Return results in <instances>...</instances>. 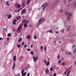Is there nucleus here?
I'll use <instances>...</instances> for the list:
<instances>
[{"label": "nucleus", "mask_w": 76, "mask_h": 76, "mask_svg": "<svg viewBox=\"0 0 76 76\" xmlns=\"http://www.w3.org/2000/svg\"><path fill=\"white\" fill-rule=\"evenodd\" d=\"M6 5L7 6H9V2H8V1L6 2Z\"/></svg>", "instance_id": "obj_28"}, {"label": "nucleus", "mask_w": 76, "mask_h": 76, "mask_svg": "<svg viewBox=\"0 0 76 76\" xmlns=\"http://www.w3.org/2000/svg\"><path fill=\"white\" fill-rule=\"evenodd\" d=\"M24 48H26L27 47V45H24Z\"/></svg>", "instance_id": "obj_37"}, {"label": "nucleus", "mask_w": 76, "mask_h": 76, "mask_svg": "<svg viewBox=\"0 0 76 76\" xmlns=\"http://www.w3.org/2000/svg\"><path fill=\"white\" fill-rule=\"evenodd\" d=\"M19 19H21V17L20 16L18 17Z\"/></svg>", "instance_id": "obj_53"}, {"label": "nucleus", "mask_w": 76, "mask_h": 76, "mask_svg": "<svg viewBox=\"0 0 76 76\" xmlns=\"http://www.w3.org/2000/svg\"><path fill=\"white\" fill-rule=\"evenodd\" d=\"M21 28H22V25L21 24H20L17 28V30L18 32H20V30Z\"/></svg>", "instance_id": "obj_5"}, {"label": "nucleus", "mask_w": 76, "mask_h": 76, "mask_svg": "<svg viewBox=\"0 0 76 76\" xmlns=\"http://www.w3.org/2000/svg\"><path fill=\"white\" fill-rule=\"evenodd\" d=\"M28 67H26L25 68V70H28Z\"/></svg>", "instance_id": "obj_51"}, {"label": "nucleus", "mask_w": 76, "mask_h": 76, "mask_svg": "<svg viewBox=\"0 0 76 76\" xmlns=\"http://www.w3.org/2000/svg\"><path fill=\"white\" fill-rule=\"evenodd\" d=\"M21 74L23 76H25L26 75V72H23V73H21Z\"/></svg>", "instance_id": "obj_19"}, {"label": "nucleus", "mask_w": 76, "mask_h": 76, "mask_svg": "<svg viewBox=\"0 0 76 76\" xmlns=\"http://www.w3.org/2000/svg\"><path fill=\"white\" fill-rule=\"evenodd\" d=\"M22 40V38L21 37L18 40V42H20V41H21Z\"/></svg>", "instance_id": "obj_18"}, {"label": "nucleus", "mask_w": 76, "mask_h": 76, "mask_svg": "<svg viewBox=\"0 0 76 76\" xmlns=\"http://www.w3.org/2000/svg\"><path fill=\"white\" fill-rule=\"evenodd\" d=\"M16 65V64L15 63H14L13 66H12V70H13L15 68V67H16V66H15Z\"/></svg>", "instance_id": "obj_8"}, {"label": "nucleus", "mask_w": 76, "mask_h": 76, "mask_svg": "<svg viewBox=\"0 0 76 76\" xmlns=\"http://www.w3.org/2000/svg\"><path fill=\"white\" fill-rule=\"evenodd\" d=\"M48 32H50V33H53V31L52 30H49L47 31Z\"/></svg>", "instance_id": "obj_20"}, {"label": "nucleus", "mask_w": 76, "mask_h": 76, "mask_svg": "<svg viewBox=\"0 0 76 76\" xmlns=\"http://www.w3.org/2000/svg\"><path fill=\"white\" fill-rule=\"evenodd\" d=\"M44 62H45V64H46L47 63V61H46V60H44Z\"/></svg>", "instance_id": "obj_42"}, {"label": "nucleus", "mask_w": 76, "mask_h": 76, "mask_svg": "<svg viewBox=\"0 0 76 76\" xmlns=\"http://www.w3.org/2000/svg\"><path fill=\"white\" fill-rule=\"evenodd\" d=\"M31 48H33V46L32 45H31Z\"/></svg>", "instance_id": "obj_54"}, {"label": "nucleus", "mask_w": 76, "mask_h": 76, "mask_svg": "<svg viewBox=\"0 0 76 76\" xmlns=\"http://www.w3.org/2000/svg\"><path fill=\"white\" fill-rule=\"evenodd\" d=\"M24 44H25V42H22L21 43V45L22 46H23V45H24Z\"/></svg>", "instance_id": "obj_31"}, {"label": "nucleus", "mask_w": 76, "mask_h": 76, "mask_svg": "<svg viewBox=\"0 0 76 76\" xmlns=\"http://www.w3.org/2000/svg\"><path fill=\"white\" fill-rule=\"evenodd\" d=\"M19 17H16V19L17 20H19Z\"/></svg>", "instance_id": "obj_44"}, {"label": "nucleus", "mask_w": 76, "mask_h": 76, "mask_svg": "<svg viewBox=\"0 0 76 76\" xmlns=\"http://www.w3.org/2000/svg\"><path fill=\"white\" fill-rule=\"evenodd\" d=\"M69 14V12H67L65 13V15H68Z\"/></svg>", "instance_id": "obj_30"}, {"label": "nucleus", "mask_w": 76, "mask_h": 76, "mask_svg": "<svg viewBox=\"0 0 76 76\" xmlns=\"http://www.w3.org/2000/svg\"><path fill=\"white\" fill-rule=\"evenodd\" d=\"M30 75V73H28L27 74V76H29Z\"/></svg>", "instance_id": "obj_50"}, {"label": "nucleus", "mask_w": 76, "mask_h": 76, "mask_svg": "<svg viewBox=\"0 0 76 76\" xmlns=\"http://www.w3.org/2000/svg\"><path fill=\"white\" fill-rule=\"evenodd\" d=\"M1 39H2V38L0 37V40H1Z\"/></svg>", "instance_id": "obj_61"}, {"label": "nucleus", "mask_w": 76, "mask_h": 76, "mask_svg": "<svg viewBox=\"0 0 76 76\" xmlns=\"http://www.w3.org/2000/svg\"><path fill=\"white\" fill-rule=\"evenodd\" d=\"M50 71H53V68H50Z\"/></svg>", "instance_id": "obj_36"}, {"label": "nucleus", "mask_w": 76, "mask_h": 76, "mask_svg": "<svg viewBox=\"0 0 76 76\" xmlns=\"http://www.w3.org/2000/svg\"><path fill=\"white\" fill-rule=\"evenodd\" d=\"M10 40V38H9L8 37V38H7V40Z\"/></svg>", "instance_id": "obj_52"}, {"label": "nucleus", "mask_w": 76, "mask_h": 76, "mask_svg": "<svg viewBox=\"0 0 76 76\" xmlns=\"http://www.w3.org/2000/svg\"><path fill=\"white\" fill-rule=\"evenodd\" d=\"M56 34H58V31H56Z\"/></svg>", "instance_id": "obj_57"}, {"label": "nucleus", "mask_w": 76, "mask_h": 76, "mask_svg": "<svg viewBox=\"0 0 76 76\" xmlns=\"http://www.w3.org/2000/svg\"><path fill=\"white\" fill-rule=\"evenodd\" d=\"M59 2V1L58 0H57L55 2V4H57V3H58Z\"/></svg>", "instance_id": "obj_27"}, {"label": "nucleus", "mask_w": 76, "mask_h": 76, "mask_svg": "<svg viewBox=\"0 0 76 76\" xmlns=\"http://www.w3.org/2000/svg\"><path fill=\"white\" fill-rule=\"evenodd\" d=\"M64 3H66V0H64Z\"/></svg>", "instance_id": "obj_58"}, {"label": "nucleus", "mask_w": 76, "mask_h": 76, "mask_svg": "<svg viewBox=\"0 0 76 76\" xmlns=\"http://www.w3.org/2000/svg\"><path fill=\"white\" fill-rule=\"evenodd\" d=\"M74 6L75 7H76V2L74 3Z\"/></svg>", "instance_id": "obj_48"}, {"label": "nucleus", "mask_w": 76, "mask_h": 76, "mask_svg": "<svg viewBox=\"0 0 76 76\" xmlns=\"http://www.w3.org/2000/svg\"><path fill=\"white\" fill-rule=\"evenodd\" d=\"M23 9V8H20L17 11H16V12H20V10H22V9Z\"/></svg>", "instance_id": "obj_11"}, {"label": "nucleus", "mask_w": 76, "mask_h": 76, "mask_svg": "<svg viewBox=\"0 0 76 76\" xmlns=\"http://www.w3.org/2000/svg\"><path fill=\"white\" fill-rule=\"evenodd\" d=\"M34 38L35 39H37V37L36 35L34 36Z\"/></svg>", "instance_id": "obj_32"}, {"label": "nucleus", "mask_w": 76, "mask_h": 76, "mask_svg": "<svg viewBox=\"0 0 76 76\" xmlns=\"http://www.w3.org/2000/svg\"><path fill=\"white\" fill-rule=\"evenodd\" d=\"M72 48H73V47H75V45H73V46H72Z\"/></svg>", "instance_id": "obj_62"}, {"label": "nucleus", "mask_w": 76, "mask_h": 76, "mask_svg": "<svg viewBox=\"0 0 76 76\" xmlns=\"http://www.w3.org/2000/svg\"><path fill=\"white\" fill-rule=\"evenodd\" d=\"M22 4L23 7H25V4H26V3L25 2V1H23L22 3Z\"/></svg>", "instance_id": "obj_10"}, {"label": "nucleus", "mask_w": 76, "mask_h": 76, "mask_svg": "<svg viewBox=\"0 0 76 76\" xmlns=\"http://www.w3.org/2000/svg\"><path fill=\"white\" fill-rule=\"evenodd\" d=\"M28 64V67H30L29 64Z\"/></svg>", "instance_id": "obj_63"}, {"label": "nucleus", "mask_w": 76, "mask_h": 76, "mask_svg": "<svg viewBox=\"0 0 76 76\" xmlns=\"http://www.w3.org/2000/svg\"><path fill=\"white\" fill-rule=\"evenodd\" d=\"M60 55H58L57 56V58L58 59H59V58H60Z\"/></svg>", "instance_id": "obj_29"}, {"label": "nucleus", "mask_w": 76, "mask_h": 76, "mask_svg": "<svg viewBox=\"0 0 76 76\" xmlns=\"http://www.w3.org/2000/svg\"><path fill=\"white\" fill-rule=\"evenodd\" d=\"M70 28V26H68V28H67V30L68 31H69V28Z\"/></svg>", "instance_id": "obj_34"}, {"label": "nucleus", "mask_w": 76, "mask_h": 76, "mask_svg": "<svg viewBox=\"0 0 76 76\" xmlns=\"http://www.w3.org/2000/svg\"><path fill=\"white\" fill-rule=\"evenodd\" d=\"M47 66H48L50 65V61H48L46 64Z\"/></svg>", "instance_id": "obj_24"}, {"label": "nucleus", "mask_w": 76, "mask_h": 76, "mask_svg": "<svg viewBox=\"0 0 76 76\" xmlns=\"http://www.w3.org/2000/svg\"><path fill=\"white\" fill-rule=\"evenodd\" d=\"M73 53H76V49H75L74 51H73Z\"/></svg>", "instance_id": "obj_47"}, {"label": "nucleus", "mask_w": 76, "mask_h": 76, "mask_svg": "<svg viewBox=\"0 0 76 76\" xmlns=\"http://www.w3.org/2000/svg\"><path fill=\"white\" fill-rule=\"evenodd\" d=\"M12 16L11 14L9 15L8 17V19H10V18H12Z\"/></svg>", "instance_id": "obj_15"}, {"label": "nucleus", "mask_w": 76, "mask_h": 76, "mask_svg": "<svg viewBox=\"0 0 76 76\" xmlns=\"http://www.w3.org/2000/svg\"><path fill=\"white\" fill-rule=\"evenodd\" d=\"M45 18H41L39 20L38 22V25H37V28L38 27V26H39V25L40 24H41V23H42V22H43V21H45Z\"/></svg>", "instance_id": "obj_1"}, {"label": "nucleus", "mask_w": 76, "mask_h": 76, "mask_svg": "<svg viewBox=\"0 0 76 76\" xmlns=\"http://www.w3.org/2000/svg\"><path fill=\"white\" fill-rule=\"evenodd\" d=\"M47 47L46 46H45L44 48V50L45 51H47Z\"/></svg>", "instance_id": "obj_39"}, {"label": "nucleus", "mask_w": 76, "mask_h": 76, "mask_svg": "<svg viewBox=\"0 0 76 76\" xmlns=\"http://www.w3.org/2000/svg\"><path fill=\"white\" fill-rule=\"evenodd\" d=\"M25 71V69H23V70L21 71V73H22Z\"/></svg>", "instance_id": "obj_40"}, {"label": "nucleus", "mask_w": 76, "mask_h": 76, "mask_svg": "<svg viewBox=\"0 0 76 76\" xmlns=\"http://www.w3.org/2000/svg\"><path fill=\"white\" fill-rule=\"evenodd\" d=\"M13 32H15V29H14L13 30Z\"/></svg>", "instance_id": "obj_64"}, {"label": "nucleus", "mask_w": 76, "mask_h": 76, "mask_svg": "<svg viewBox=\"0 0 76 76\" xmlns=\"http://www.w3.org/2000/svg\"><path fill=\"white\" fill-rule=\"evenodd\" d=\"M68 54H69V55H71V54H72V53H71V52H69L68 53Z\"/></svg>", "instance_id": "obj_49"}, {"label": "nucleus", "mask_w": 76, "mask_h": 76, "mask_svg": "<svg viewBox=\"0 0 76 76\" xmlns=\"http://www.w3.org/2000/svg\"><path fill=\"white\" fill-rule=\"evenodd\" d=\"M30 54H31L33 55V54H34V52L32 51H31L30 52Z\"/></svg>", "instance_id": "obj_38"}, {"label": "nucleus", "mask_w": 76, "mask_h": 76, "mask_svg": "<svg viewBox=\"0 0 76 76\" xmlns=\"http://www.w3.org/2000/svg\"><path fill=\"white\" fill-rule=\"evenodd\" d=\"M49 72V70H48V69H46V70L45 71V73L46 74H48V72Z\"/></svg>", "instance_id": "obj_17"}, {"label": "nucleus", "mask_w": 76, "mask_h": 76, "mask_svg": "<svg viewBox=\"0 0 76 76\" xmlns=\"http://www.w3.org/2000/svg\"><path fill=\"white\" fill-rule=\"evenodd\" d=\"M67 74V72H65L64 73V75H66V74Z\"/></svg>", "instance_id": "obj_56"}, {"label": "nucleus", "mask_w": 76, "mask_h": 76, "mask_svg": "<svg viewBox=\"0 0 76 76\" xmlns=\"http://www.w3.org/2000/svg\"><path fill=\"white\" fill-rule=\"evenodd\" d=\"M17 46L18 48H20V47H21V45H17Z\"/></svg>", "instance_id": "obj_25"}, {"label": "nucleus", "mask_w": 76, "mask_h": 76, "mask_svg": "<svg viewBox=\"0 0 76 76\" xmlns=\"http://www.w3.org/2000/svg\"><path fill=\"white\" fill-rule=\"evenodd\" d=\"M15 6H16L17 8L19 9V8H20V7H21V5H20L19 4H17L15 5Z\"/></svg>", "instance_id": "obj_7"}, {"label": "nucleus", "mask_w": 76, "mask_h": 76, "mask_svg": "<svg viewBox=\"0 0 76 76\" xmlns=\"http://www.w3.org/2000/svg\"><path fill=\"white\" fill-rule=\"evenodd\" d=\"M11 35H12L10 33H9L7 34V37H11Z\"/></svg>", "instance_id": "obj_23"}, {"label": "nucleus", "mask_w": 76, "mask_h": 76, "mask_svg": "<svg viewBox=\"0 0 76 76\" xmlns=\"http://www.w3.org/2000/svg\"><path fill=\"white\" fill-rule=\"evenodd\" d=\"M33 58L34 62H36L37 61V60H38V57L36 56H33Z\"/></svg>", "instance_id": "obj_3"}, {"label": "nucleus", "mask_w": 76, "mask_h": 76, "mask_svg": "<svg viewBox=\"0 0 76 76\" xmlns=\"http://www.w3.org/2000/svg\"><path fill=\"white\" fill-rule=\"evenodd\" d=\"M31 10H32V9L31 8H30L28 10V12H31Z\"/></svg>", "instance_id": "obj_46"}, {"label": "nucleus", "mask_w": 76, "mask_h": 76, "mask_svg": "<svg viewBox=\"0 0 76 76\" xmlns=\"http://www.w3.org/2000/svg\"><path fill=\"white\" fill-rule=\"evenodd\" d=\"M56 75H57V74H56V73H55L53 74V76H56Z\"/></svg>", "instance_id": "obj_43"}, {"label": "nucleus", "mask_w": 76, "mask_h": 76, "mask_svg": "<svg viewBox=\"0 0 76 76\" xmlns=\"http://www.w3.org/2000/svg\"><path fill=\"white\" fill-rule=\"evenodd\" d=\"M27 38L28 39H29L31 38V35H28L27 36Z\"/></svg>", "instance_id": "obj_16"}, {"label": "nucleus", "mask_w": 76, "mask_h": 76, "mask_svg": "<svg viewBox=\"0 0 76 76\" xmlns=\"http://www.w3.org/2000/svg\"><path fill=\"white\" fill-rule=\"evenodd\" d=\"M48 5V3L47 2H45L44 4H43L41 6V7H43V10H45V7L47 6Z\"/></svg>", "instance_id": "obj_2"}, {"label": "nucleus", "mask_w": 76, "mask_h": 76, "mask_svg": "<svg viewBox=\"0 0 76 76\" xmlns=\"http://www.w3.org/2000/svg\"><path fill=\"white\" fill-rule=\"evenodd\" d=\"M61 65L63 66L65 65V63L64 62L62 63H61Z\"/></svg>", "instance_id": "obj_33"}, {"label": "nucleus", "mask_w": 76, "mask_h": 76, "mask_svg": "<svg viewBox=\"0 0 76 76\" xmlns=\"http://www.w3.org/2000/svg\"><path fill=\"white\" fill-rule=\"evenodd\" d=\"M29 1H30V0H28L26 2L27 5H29Z\"/></svg>", "instance_id": "obj_22"}, {"label": "nucleus", "mask_w": 76, "mask_h": 76, "mask_svg": "<svg viewBox=\"0 0 76 76\" xmlns=\"http://www.w3.org/2000/svg\"><path fill=\"white\" fill-rule=\"evenodd\" d=\"M72 16V13H70L68 15V16L67 17V19L69 20V17Z\"/></svg>", "instance_id": "obj_14"}, {"label": "nucleus", "mask_w": 76, "mask_h": 76, "mask_svg": "<svg viewBox=\"0 0 76 76\" xmlns=\"http://www.w3.org/2000/svg\"><path fill=\"white\" fill-rule=\"evenodd\" d=\"M27 50L28 51H31V49H27Z\"/></svg>", "instance_id": "obj_45"}, {"label": "nucleus", "mask_w": 76, "mask_h": 76, "mask_svg": "<svg viewBox=\"0 0 76 76\" xmlns=\"http://www.w3.org/2000/svg\"><path fill=\"white\" fill-rule=\"evenodd\" d=\"M72 1V0H68V2H70Z\"/></svg>", "instance_id": "obj_55"}, {"label": "nucleus", "mask_w": 76, "mask_h": 76, "mask_svg": "<svg viewBox=\"0 0 76 76\" xmlns=\"http://www.w3.org/2000/svg\"><path fill=\"white\" fill-rule=\"evenodd\" d=\"M70 73V72H69L67 73V74L66 76H68L69 75V74Z\"/></svg>", "instance_id": "obj_35"}, {"label": "nucleus", "mask_w": 76, "mask_h": 76, "mask_svg": "<svg viewBox=\"0 0 76 76\" xmlns=\"http://www.w3.org/2000/svg\"><path fill=\"white\" fill-rule=\"evenodd\" d=\"M59 69V67H58L56 68V70H58Z\"/></svg>", "instance_id": "obj_60"}, {"label": "nucleus", "mask_w": 76, "mask_h": 76, "mask_svg": "<svg viewBox=\"0 0 76 76\" xmlns=\"http://www.w3.org/2000/svg\"><path fill=\"white\" fill-rule=\"evenodd\" d=\"M23 58V57L22 56H21L19 58V60H20V61L21 62L22 61V60Z\"/></svg>", "instance_id": "obj_9"}, {"label": "nucleus", "mask_w": 76, "mask_h": 76, "mask_svg": "<svg viewBox=\"0 0 76 76\" xmlns=\"http://www.w3.org/2000/svg\"><path fill=\"white\" fill-rule=\"evenodd\" d=\"M16 59V56H15L13 58V59L14 61H15Z\"/></svg>", "instance_id": "obj_21"}, {"label": "nucleus", "mask_w": 76, "mask_h": 76, "mask_svg": "<svg viewBox=\"0 0 76 76\" xmlns=\"http://www.w3.org/2000/svg\"><path fill=\"white\" fill-rule=\"evenodd\" d=\"M16 20H15L12 23V24L13 25H15L16 24Z\"/></svg>", "instance_id": "obj_13"}, {"label": "nucleus", "mask_w": 76, "mask_h": 76, "mask_svg": "<svg viewBox=\"0 0 76 76\" xmlns=\"http://www.w3.org/2000/svg\"><path fill=\"white\" fill-rule=\"evenodd\" d=\"M28 23H25L24 24L23 26L24 28H26L27 27V26H28Z\"/></svg>", "instance_id": "obj_12"}, {"label": "nucleus", "mask_w": 76, "mask_h": 76, "mask_svg": "<svg viewBox=\"0 0 76 76\" xmlns=\"http://www.w3.org/2000/svg\"><path fill=\"white\" fill-rule=\"evenodd\" d=\"M26 10L25 8H24L22 10L21 12V15H23L24 13H26Z\"/></svg>", "instance_id": "obj_4"}, {"label": "nucleus", "mask_w": 76, "mask_h": 76, "mask_svg": "<svg viewBox=\"0 0 76 76\" xmlns=\"http://www.w3.org/2000/svg\"><path fill=\"white\" fill-rule=\"evenodd\" d=\"M41 51H42V50H43V47L41 46L40 47Z\"/></svg>", "instance_id": "obj_26"}, {"label": "nucleus", "mask_w": 76, "mask_h": 76, "mask_svg": "<svg viewBox=\"0 0 76 76\" xmlns=\"http://www.w3.org/2000/svg\"><path fill=\"white\" fill-rule=\"evenodd\" d=\"M62 32H64V29H62Z\"/></svg>", "instance_id": "obj_59"}, {"label": "nucleus", "mask_w": 76, "mask_h": 76, "mask_svg": "<svg viewBox=\"0 0 76 76\" xmlns=\"http://www.w3.org/2000/svg\"><path fill=\"white\" fill-rule=\"evenodd\" d=\"M61 62V60H59V61H58V63L59 64H60V63Z\"/></svg>", "instance_id": "obj_41"}, {"label": "nucleus", "mask_w": 76, "mask_h": 76, "mask_svg": "<svg viewBox=\"0 0 76 76\" xmlns=\"http://www.w3.org/2000/svg\"><path fill=\"white\" fill-rule=\"evenodd\" d=\"M22 22L23 23H28L29 22L28 20H26L24 19L22 20Z\"/></svg>", "instance_id": "obj_6"}]
</instances>
